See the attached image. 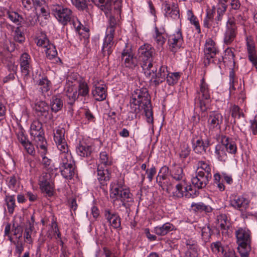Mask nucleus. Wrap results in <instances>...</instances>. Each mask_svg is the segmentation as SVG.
Listing matches in <instances>:
<instances>
[{"instance_id":"obj_1","label":"nucleus","mask_w":257,"mask_h":257,"mask_svg":"<svg viewBox=\"0 0 257 257\" xmlns=\"http://www.w3.org/2000/svg\"><path fill=\"white\" fill-rule=\"evenodd\" d=\"M130 112L135 114L136 118L143 110L147 122L153 123V112L151 96L146 88L137 89L133 92L130 100Z\"/></svg>"},{"instance_id":"obj_2","label":"nucleus","mask_w":257,"mask_h":257,"mask_svg":"<svg viewBox=\"0 0 257 257\" xmlns=\"http://www.w3.org/2000/svg\"><path fill=\"white\" fill-rule=\"evenodd\" d=\"M50 9L52 15L61 25L72 24L77 32L80 30V23L70 8L62 4H54L51 6Z\"/></svg>"},{"instance_id":"obj_3","label":"nucleus","mask_w":257,"mask_h":257,"mask_svg":"<svg viewBox=\"0 0 257 257\" xmlns=\"http://www.w3.org/2000/svg\"><path fill=\"white\" fill-rule=\"evenodd\" d=\"M156 53L154 48L150 44H144L138 49L140 64L146 76H150L151 69L153 68Z\"/></svg>"},{"instance_id":"obj_4","label":"nucleus","mask_w":257,"mask_h":257,"mask_svg":"<svg viewBox=\"0 0 257 257\" xmlns=\"http://www.w3.org/2000/svg\"><path fill=\"white\" fill-rule=\"evenodd\" d=\"M110 196L113 199V203L120 201L122 206L127 208L128 203L133 201V194L128 188H124L123 182L110 184Z\"/></svg>"},{"instance_id":"obj_5","label":"nucleus","mask_w":257,"mask_h":257,"mask_svg":"<svg viewBox=\"0 0 257 257\" xmlns=\"http://www.w3.org/2000/svg\"><path fill=\"white\" fill-rule=\"evenodd\" d=\"M210 98V89L205 79L202 78L199 85V89L197 91L196 100V104L198 103L201 110L204 112L208 107Z\"/></svg>"},{"instance_id":"obj_6","label":"nucleus","mask_w":257,"mask_h":257,"mask_svg":"<svg viewBox=\"0 0 257 257\" xmlns=\"http://www.w3.org/2000/svg\"><path fill=\"white\" fill-rule=\"evenodd\" d=\"M237 248L249 249L251 247V232L246 227H239L235 231Z\"/></svg>"},{"instance_id":"obj_7","label":"nucleus","mask_w":257,"mask_h":257,"mask_svg":"<svg viewBox=\"0 0 257 257\" xmlns=\"http://www.w3.org/2000/svg\"><path fill=\"white\" fill-rule=\"evenodd\" d=\"M157 68L156 66L151 69L150 76H146L147 77L151 78L150 80L152 85L157 87L161 83L164 82L167 75V67L165 65H162L157 72Z\"/></svg>"},{"instance_id":"obj_8","label":"nucleus","mask_w":257,"mask_h":257,"mask_svg":"<svg viewBox=\"0 0 257 257\" xmlns=\"http://www.w3.org/2000/svg\"><path fill=\"white\" fill-rule=\"evenodd\" d=\"M218 53V51L215 46V43L211 39L206 40L204 49V61L205 66L211 63H216L214 57Z\"/></svg>"},{"instance_id":"obj_9","label":"nucleus","mask_w":257,"mask_h":257,"mask_svg":"<svg viewBox=\"0 0 257 257\" xmlns=\"http://www.w3.org/2000/svg\"><path fill=\"white\" fill-rule=\"evenodd\" d=\"M94 2L104 12L107 17H109L107 27L116 28L117 20L114 16H109L112 9V0H94Z\"/></svg>"},{"instance_id":"obj_10","label":"nucleus","mask_w":257,"mask_h":257,"mask_svg":"<svg viewBox=\"0 0 257 257\" xmlns=\"http://www.w3.org/2000/svg\"><path fill=\"white\" fill-rule=\"evenodd\" d=\"M33 109L36 115L42 120L47 121L53 117V115L50 112L49 104L43 100H36Z\"/></svg>"},{"instance_id":"obj_11","label":"nucleus","mask_w":257,"mask_h":257,"mask_svg":"<svg viewBox=\"0 0 257 257\" xmlns=\"http://www.w3.org/2000/svg\"><path fill=\"white\" fill-rule=\"evenodd\" d=\"M40 188L46 196L52 197L54 195V185L50 174L46 173L39 180Z\"/></svg>"},{"instance_id":"obj_12","label":"nucleus","mask_w":257,"mask_h":257,"mask_svg":"<svg viewBox=\"0 0 257 257\" xmlns=\"http://www.w3.org/2000/svg\"><path fill=\"white\" fill-rule=\"evenodd\" d=\"M168 44L170 50L174 53L183 47L184 40L181 29H178L175 34L169 36Z\"/></svg>"},{"instance_id":"obj_13","label":"nucleus","mask_w":257,"mask_h":257,"mask_svg":"<svg viewBox=\"0 0 257 257\" xmlns=\"http://www.w3.org/2000/svg\"><path fill=\"white\" fill-rule=\"evenodd\" d=\"M31 61L30 56L27 53L22 54L20 58L21 72L25 82L30 77V73L32 69Z\"/></svg>"},{"instance_id":"obj_14","label":"nucleus","mask_w":257,"mask_h":257,"mask_svg":"<svg viewBox=\"0 0 257 257\" xmlns=\"http://www.w3.org/2000/svg\"><path fill=\"white\" fill-rule=\"evenodd\" d=\"M223 122V116L218 111H212L208 116V127L210 131H218L221 128Z\"/></svg>"},{"instance_id":"obj_15","label":"nucleus","mask_w":257,"mask_h":257,"mask_svg":"<svg viewBox=\"0 0 257 257\" xmlns=\"http://www.w3.org/2000/svg\"><path fill=\"white\" fill-rule=\"evenodd\" d=\"M237 35V26L233 22H226L225 30L223 34V43L226 45H230L235 39Z\"/></svg>"},{"instance_id":"obj_16","label":"nucleus","mask_w":257,"mask_h":257,"mask_svg":"<svg viewBox=\"0 0 257 257\" xmlns=\"http://www.w3.org/2000/svg\"><path fill=\"white\" fill-rule=\"evenodd\" d=\"M121 60L125 66L129 68L133 69L138 65L137 57L134 56L132 49L127 47L126 44L125 48L121 53Z\"/></svg>"},{"instance_id":"obj_17","label":"nucleus","mask_w":257,"mask_h":257,"mask_svg":"<svg viewBox=\"0 0 257 257\" xmlns=\"http://www.w3.org/2000/svg\"><path fill=\"white\" fill-rule=\"evenodd\" d=\"M104 215L110 226L113 228L121 230V218L118 213L112 212L109 209H105L104 211Z\"/></svg>"},{"instance_id":"obj_18","label":"nucleus","mask_w":257,"mask_h":257,"mask_svg":"<svg viewBox=\"0 0 257 257\" xmlns=\"http://www.w3.org/2000/svg\"><path fill=\"white\" fill-rule=\"evenodd\" d=\"M192 144L193 151L195 153L201 154L206 152L210 143L208 139L203 140L201 137H196L192 140Z\"/></svg>"},{"instance_id":"obj_19","label":"nucleus","mask_w":257,"mask_h":257,"mask_svg":"<svg viewBox=\"0 0 257 257\" xmlns=\"http://www.w3.org/2000/svg\"><path fill=\"white\" fill-rule=\"evenodd\" d=\"M248 59L252 63L257 71V60L256 59V51L255 44L253 38L250 36H247L245 38Z\"/></svg>"},{"instance_id":"obj_20","label":"nucleus","mask_w":257,"mask_h":257,"mask_svg":"<svg viewBox=\"0 0 257 257\" xmlns=\"http://www.w3.org/2000/svg\"><path fill=\"white\" fill-rule=\"evenodd\" d=\"M211 178L205 175L204 174L196 172V175L192 178L191 182L195 188L201 189L206 186Z\"/></svg>"},{"instance_id":"obj_21","label":"nucleus","mask_w":257,"mask_h":257,"mask_svg":"<svg viewBox=\"0 0 257 257\" xmlns=\"http://www.w3.org/2000/svg\"><path fill=\"white\" fill-rule=\"evenodd\" d=\"M163 6L165 12V16L167 18H170L174 20L179 18V10L177 4L173 3L169 4L166 2L163 3Z\"/></svg>"},{"instance_id":"obj_22","label":"nucleus","mask_w":257,"mask_h":257,"mask_svg":"<svg viewBox=\"0 0 257 257\" xmlns=\"http://www.w3.org/2000/svg\"><path fill=\"white\" fill-rule=\"evenodd\" d=\"M30 135L34 138V140L39 138L43 139V137H44L43 124L39 120H35L31 123Z\"/></svg>"},{"instance_id":"obj_23","label":"nucleus","mask_w":257,"mask_h":257,"mask_svg":"<svg viewBox=\"0 0 257 257\" xmlns=\"http://www.w3.org/2000/svg\"><path fill=\"white\" fill-rule=\"evenodd\" d=\"M97 173V180L100 184L102 186L106 185L110 178V172L108 167L98 165Z\"/></svg>"},{"instance_id":"obj_24","label":"nucleus","mask_w":257,"mask_h":257,"mask_svg":"<svg viewBox=\"0 0 257 257\" xmlns=\"http://www.w3.org/2000/svg\"><path fill=\"white\" fill-rule=\"evenodd\" d=\"M220 4H223L225 6V9L228 7V11L230 15H235L241 10V4L239 0H218Z\"/></svg>"},{"instance_id":"obj_25","label":"nucleus","mask_w":257,"mask_h":257,"mask_svg":"<svg viewBox=\"0 0 257 257\" xmlns=\"http://www.w3.org/2000/svg\"><path fill=\"white\" fill-rule=\"evenodd\" d=\"M249 201L242 196H235L231 200V205L234 208L243 211L248 207Z\"/></svg>"},{"instance_id":"obj_26","label":"nucleus","mask_w":257,"mask_h":257,"mask_svg":"<svg viewBox=\"0 0 257 257\" xmlns=\"http://www.w3.org/2000/svg\"><path fill=\"white\" fill-rule=\"evenodd\" d=\"M170 175L176 181L185 182V176L182 167L174 164L170 169Z\"/></svg>"},{"instance_id":"obj_27","label":"nucleus","mask_w":257,"mask_h":257,"mask_svg":"<svg viewBox=\"0 0 257 257\" xmlns=\"http://www.w3.org/2000/svg\"><path fill=\"white\" fill-rule=\"evenodd\" d=\"M215 10H210L207 11L206 15L203 20V26L207 28H219V25H217L214 19Z\"/></svg>"},{"instance_id":"obj_28","label":"nucleus","mask_w":257,"mask_h":257,"mask_svg":"<svg viewBox=\"0 0 257 257\" xmlns=\"http://www.w3.org/2000/svg\"><path fill=\"white\" fill-rule=\"evenodd\" d=\"M113 37L105 36L103 40V45L101 49V52L103 56H109L112 52V48L113 46Z\"/></svg>"},{"instance_id":"obj_29","label":"nucleus","mask_w":257,"mask_h":257,"mask_svg":"<svg viewBox=\"0 0 257 257\" xmlns=\"http://www.w3.org/2000/svg\"><path fill=\"white\" fill-rule=\"evenodd\" d=\"M175 226L170 222H166L154 227V232L159 236H164L174 230Z\"/></svg>"},{"instance_id":"obj_30","label":"nucleus","mask_w":257,"mask_h":257,"mask_svg":"<svg viewBox=\"0 0 257 257\" xmlns=\"http://www.w3.org/2000/svg\"><path fill=\"white\" fill-rule=\"evenodd\" d=\"M221 143L223 144L226 151L231 154H235L237 152V146L235 142L226 136H222Z\"/></svg>"},{"instance_id":"obj_31","label":"nucleus","mask_w":257,"mask_h":257,"mask_svg":"<svg viewBox=\"0 0 257 257\" xmlns=\"http://www.w3.org/2000/svg\"><path fill=\"white\" fill-rule=\"evenodd\" d=\"M76 151L81 157H88L92 152V147L84 141L80 142L76 147Z\"/></svg>"},{"instance_id":"obj_32","label":"nucleus","mask_w":257,"mask_h":257,"mask_svg":"<svg viewBox=\"0 0 257 257\" xmlns=\"http://www.w3.org/2000/svg\"><path fill=\"white\" fill-rule=\"evenodd\" d=\"M156 182L162 190L168 193L170 192L172 184L168 176L160 177V176H157Z\"/></svg>"},{"instance_id":"obj_33","label":"nucleus","mask_w":257,"mask_h":257,"mask_svg":"<svg viewBox=\"0 0 257 257\" xmlns=\"http://www.w3.org/2000/svg\"><path fill=\"white\" fill-rule=\"evenodd\" d=\"M191 207L192 210L195 212H204L207 214L211 213L213 211V208L210 205L205 204L202 202L198 203L193 202L191 205Z\"/></svg>"},{"instance_id":"obj_34","label":"nucleus","mask_w":257,"mask_h":257,"mask_svg":"<svg viewBox=\"0 0 257 257\" xmlns=\"http://www.w3.org/2000/svg\"><path fill=\"white\" fill-rule=\"evenodd\" d=\"M217 220L220 224L222 233H226L230 226L228 217L225 214H220L217 216Z\"/></svg>"},{"instance_id":"obj_35","label":"nucleus","mask_w":257,"mask_h":257,"mask_svg":"<svg viewBox=\"0 0 257 257\" xmlns=\"http://www.w3.org/2000/svg\"><path fill=\"white\" fill-rule=\"evenodd\" d=\"M105 85L101 84L96 86V88L92 90V93L95 99L97 101H102L106 97V90Z\"/></svg>"},{"instance_id":"obj_36","label":"nucleus","mask_w":257,"mask_h":257,"mask_svg":"<svg viewBox=\"0 0 257 257\" xmlns=\"http://www.w3.org/2000/svg\"><path fill=\"white\" fill-rule=\"evenodd\" d=\"M66 93L69 99L68 103L70 105H73L80 96L75 86H66Z\"/></svg>"},{"instance_id":"obj_37","label":"nucleus","mask_w":257,"mask_h":257,"mask_svg":"<svg viewBox=\"0 0 257 257\" xmlns=\"http://www.w3.org/2000/svg\"><path fill=\"white\" fill-rule=\"evenodd\" d=\"M232 21L235 26L240 25L243 26L246 21V18L244 16V13L240 11L235 15L228 16L227 22Z\"/></svg>"},{"instance_id":"obj_38","label":"nucleus","mask_w":257,"mask_h":257,"mask_svg":"<svg viewBox=\"0 0 257 257\" xmlns=\"http://www.w3.org/2000/svg\"><path fill=\"white\" fill-rule=\"evenodd\" d=\"M50 105L52 111L57 113L63 107V100L59 95L53 96L50 99Z\"/></svg>"},{"instance_id":"obj_39","label":"nucleus","mask_w":257,"mask_h":257,"mask_svg":"<svg viewBox=\"0 0 257 257\" xmlns=\"http://www.w3.org/2000/svg\"><path fill=\"white\" fill-rule=\"evenodd\" d=\"M165 32L164 28L159 29L156 26L155 27V34L153 37L158 46H163L166 41V39L164 36Z\"/></svg>"},{"instance_id":"obj_40","label":"nucleus","mask_w":257,"mask_h":257,"mask_svg":"<svg viewBox=\"0 0 257 257\" xmlns=\"http://www.w3.org/2000/svg\"><path fill=\"white\" fill-rule=\"evenodd\" d=\"M211 167L208 162L204 161H199L197 163V168L196 172L204 174L205 175L212 177Z\"/></svg>"},{"instance_id":"obj_41","label":"nucleus","mask_w":257,"mask_h":257,"mask_svg":"<svg viewBox=\"0 0 257 257\" xmlns=\"http://www.w3.org/2000/svg\"><path fill=\"white\" fill-rule=\"evenodd\" d=\"M6 16L14 24L17 26H21L23 21L22 15L15 11H8L6 12Z\"/></svg>"},{"instance_id":"obj_42","label":"nucleus","mask_w":257,"mask_h":257,"mask_svg":"<svg viewBox=\"0 0 257 257\" xmlns=\"http://www.w3.org/2000/svg\"><path fill=\"white\" fill-rule=\"evenodd\" d=\"M60 162L59 167L71 166L74 165L71 153H61L60 155Z\"/></svg>"},{"instance_id":"obj_43","label":"nucleus","mask_w":257,"mask_h":257,"mask_svg":"<svg viewBox=\"0 0 257 257\" xmlns=\"http://www.w3.org/2000/svg\"><path fill=\"white\" fill-rule=\"evenodd\" d=\"M65 130L64 127L58 126L53 131L54 141L55 143L62 142L65 141Z\"/></svg>"},{"instance_id":"obj_44","label":"nucleus","mask_w":257,"mask_h":257,"mask_svg":"<svg viewBox=\"0 0 257 257\" xmlns=\"http://www.w3.org/2000/svg\"><path fill=\"white\" fill-rule=\"evenodd\" d=\"M180 77V72H169L168 71L165 80L169 85L173 86L177 83Z\"/></svg>"},{"instance_id":"obj_45","label":"nucleus","mask_w":257,"mask_h":257,"mask_svg":"<svg viewBox=\"0 0 257 257\" xmlns=\"http://www.w3.org/2000/svg\"><path fill=\"white\" fill-rule=\"evenodd\" d=\"M39 89L43 93L48 92L51 87V83L47 77H42L37 81Z\"/></svg>"},{"instance_id":"obj_46","label":"nucleus","mask_w":257,"mask_h":257,"mask_svg":"<svg viewBox=\"0 0 257 257\" xmlns=\"http://www.w3.org/2000/svg\"><path fill=\"white\" fill-rule=\"evenodd\" d=\"M59 168L61 175L64 178L68 180H70L72 178L75 173L74 165L68 167H59Z\"/></svg>"},{"instance_id":"obj_47","label":"nucleus","mask_w":257,"mask_h":257,"mask_svg":"<svg viewBox=\"0 0 257 257\" xmlns=\"http://www.w3.org/2000/svg\"><path fill=\"white\" fill-rule=\"evenodd\" d=\"M81 80L84 79L79 74L76 73H71L67 78L66 86H75L76 83L79 84Z\"/></svg>"},{"instance_id":"obj_48","label":"nucleus","mask_w":257,"mask_h":257,"mask_svg":"<svg viewBox=\"0 0 257 257\" xmlns=\"http://www.w3.org/2000/svg\"><path fill=\"white\" fill-rule=\"evenodd\" d=\"M225 148L223 144H217L215 147V153L219 161H225L226 159Z\"/></svg>"},{"instance_id":"obj_49","label":"nucleus","mask_w":257,"mask_h":257,"mask_svg":"<svg viewBox=\"0 0 257 257\" xmlns=\"http://www.w3.org/2000/svg\"><path fill=\"white\" fill-rule=\"evenodd\" d=\"M77 89L80 96L86 97L88 95L89 88L88 84L84 80L80 81Z\"/></svg>"},{"instance_id":"obj_50","label":"nucleus","mask_w":257,"mask_h":257,"mask_svg":"<svg viewBox=\"0 0 257 257\" xmlns=\"http://www.w3.org/2000/svg\"><path fill=\"white\" fill-rule=\"evenodd\" d=\"M5 200L9 213L13 214L16 207L15 195H6Z\"/></svg>"},{"instance_id":"obj_51","label":"nucleus","mask_w":257,"mask_h":257,"mask_svg":"<svg viewBox=\"0 0 257 257\" xmlns=\"http://www.w3.org/2000/svg\"><path fill=\"white\" fill-rule=\"evenodd\" d=\"M184 184L180 182L175 186V190L172 192L173 197L175 198H180L184 196Z\"/></svg>"},{"instance_id":"obj_52","label":"nucleus","mask_w":257,"mask_h":257,"mask_svg":"<svg viewBox=\"0 0 257 257\" xmlns=\"http://www.w3.org/2000/svg\"><path fill=\"white\" fill-rule=\"evenodd\" d=\"M34 230V226H33V223L29 224V226H27L25 229L24 238L26 241L29 244L33 242L32 236L35 233Z\"/></svg>"},{"instance_id":"obj_53","label":"nucleus","mask_w":257,"mask_h":257,"mask_svg":"<svg viewBox=\"0 0 257 257\" xmlns=\"http://www.w3.org/2000/svg\"><path fill=\"white\" fill-rule=\"evenodd\" d=\"M225 54L223 56L224 58L227 61V64L234 66L235 64L234 57L235 55L232 48H227L225 50Z\"/></svg>"},{"instance_id":"obj_54","label":"nucleus","mask_w":257,"mask_h":257,"mask_svg":"<svg viewBox=\"0 0 257 257\" xmlns=\"http://www.w3.org/2000/svg\"><path fill=\"white\" fill-rule=\"evenodd\" d=\"M45 49V53L48 59L52 60L57 56L56 47L53 44L50 43Z\"/></svg>"},{"instance_id":"obj_55","label":"nucleus","mask_w":257,"mask_h":257,"mask_svg":"<svg viewBox=\"0 0 257 257\" xmlns=\"http://www.w3.org/2000/svg\"><path fill=\"white\" fill-rule=\"evenodd\" d=\"M188 19L190 21L191 24L194 25L196 30L198 34L201 33V29L199 24V22L196 17L194 16L191 10H188L187 12Z\"/></svg>"},{"instance_id":"obj_56","label":"nucleus","mask_w":257,"mask_h":257,"mask_svg":"<svg viewBox=\"0 0 257 257\" xmlns=\"http://www.w3.org/2000/svg\"><path fill=\"white\" fill-rule=\"evenodd\" d=\"M230 111L231 113V116L234 118V123H235L236 121L235 119H239L241 117H244L245 115L242 110L240 108V107L236 105H233L230 108Z\"/></svg>"},{"instance_id":"obj_57","label":"nucleus","mask_w":257,"mask_h":257,"mask_svg":"<svg viewBox=\"0 0 257 257\" xmlns=\"http://www.w3.org/2000/svg\"><path fill=\"white\" fill-rule=\"evenodd\" d=\"M99 159L100 164L98 165H102L104 167H107L112 164L111 159L109 157L107 153L105 151L100 152Z\"/></svg>"},{"instance_id":"obj_58","label":"nucleus","mask_w":257,"mask_h":257,"mask_svg":"<svg viewBox=\"0 0 257 257\" xmlns=\"http://www.w3.org/2000/svg\"><path fill=\"white\" fill-rule=\"evenodd\" d=\"M14 39L16 42L20 44H22L25 41L24 33L19 26H18L14 32Z\"/></svg>"},{"instance_id":"obj_59","label":"nucleus","mask_w":257,"mask_h":257,"mask_svg":"<svg viewBox=\"0 0 257 257\" xmlns=\"http://www.w3.org/2000/svg\"><path fill=\"white\" fill-rule=\"evenodd\" d=\"M211 249L213 252L219 255L223 254L224 248L219 241L213 242L211 244Z\"/></svg>"},{"instance_id":"obj_60","label":"nucleus","mask_w":257,"mask_h":257,"mask_svg":"<svg viewBox=\"0 0 257 257\" xmlns=\"http://www.w3.org/2000/svg\"><path fill=\"white\" fill-rule=\"evenodd\" d=\"M226 12L225 6L223 4H220L219 2L217 4V16L215 19V21L219 25V23L222 20L223 16Z\"/></svg>"},{"instance_id":"obj_61","label":"nucleus","mask_w":257,"mask_h":257,"mask_svg":"<svg viewBox=\"0 0 257 257\" xmlns=\"http://www.w3.org/2000/svg\"><path fill=\"white\" fill-rule=\"evenodd\" d=\"M199 195V191H194L191 185L184 186V196L187 198H194Z\"/></svg>"},{"instance_id":"obj_62","label":"nucleus","mask_w":257,"mask_h":257,"mask_svg":"<svg viewBox=\"0 0 257 257\" xmlns=\"http://www.w3.org/2000/svg\"><path fill=\"white\" fill-rule=\"evenodd\" d=\"M12 231L13 235L16 236V238L22 239L23 232V227L22 225L18 223H14Z\"/></svg>"},{"instance_id":"obj_63","label":"nucleus","mask_w":257,"mask_h":257,"mask_svg":"<svg viewBox=\"0 0 257 257\" xmlns=\"http://www.w3.org/2000/svg\"><path fill=\"white\" fill-rule=\"evenodd\" d=\"M17 137L19 142L22 144L28 141V136L25 134V131L22 127H20L16 132Z\"/></svg>"},{"instance_id":"obj_64","label":"nucleus","mask_w":257,"mask_h":257,"mask_svg":"<svg viewBox=\"0 0 257 257\" xmlns=\"http://www.w3.org/2000/svg\"><path fill=\"white\" fill-rule=\"evenodd\" d=\"M185 244L186 250H196L199 249L197 241L192 238L186 239Z\"/></svg>"}]
</instances>
